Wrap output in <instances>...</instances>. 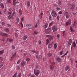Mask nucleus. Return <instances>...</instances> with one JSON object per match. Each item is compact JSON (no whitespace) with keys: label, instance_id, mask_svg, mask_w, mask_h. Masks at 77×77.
Segmentation results:
<instances>
[{"label":"nucleus","instance_id":"f257e3e1","mask_svg":"<svg viewBox=\"0 0 77 77\" xmlns=\"http://www.w3.org/2000/svg\"><path fill=\"white\" fill-rule=\"evenodd\" d=\"M34 73L36 75L38 76L40 74V70H39L34 69Z\"/></svg>","mask_w":77,"mask_h":77},{"label":"nucleus","instance_id":"f03ea898","mask_svg":"<svg viewBox=\"0 0 77 77\" xmlns=\"http://www.w3.org/2000/svg\"><path fill=\"white\" fill-rule=\"evenodd\" d=\"M67 6L69 8H70L72 10V9L74 8V7H75V5H74V4L71 5L69 4H67Z\"/></svg>","mask_w":77,"mask_h":77},{"label":"nucleus","instance_id":"7ed1b4c3","mask_svg":"<svg viewBox=\"0 0 77 77\" xmlns=\"http://www.w3.org/2000/svg\"><path fill=\"white\" fill-rule=\"evenodd\" d=\"M51 15L52 16L54 17H56L57 16V14L56 12L54 11H52L51 12Z\"/></svg>","mask_w":77,"mask_h":77},{"label":"nucleus","instance_id":"20e7f679","mask_svg":"<svg viewBox=\"0 0 77 77\" xmlns=\"http://www.w3.org/2000/svg\"><path fill=\"white\" fill-rule=\"evenodd\" d=\"M46 36L48 38V39L49 41H51L53 39V36H51L50 35H47Z\"/></svg>","mask_w":77,"mask_h":77},{"label":"nucleus","instance_id":"39448f33","mask_svg":"<svg viewBox=\"0 0 77 77\" xmlns=\"http://www.w3.org/2000/svg\"><path fill=\"white\" fill-rule=\"evenodd\" d=\"M26 27L27 28H28L29 29H31L33 28V26L30 24H26Z\"/></svg>","mask_w":77,"mask_h":77},{"label":"nucleus","instance_id":"423d86ee","mask_svg":"<svg viewBox=\"0 0 77 77\" xmlns=\"http://www.w3.org/2000/svg\"><path fill=\"white\" fill-rule=\"evenodd\" d=\"M51 29L49 28L48 29H46L45 30V33H46L47 34H48L51 31Z\"/></svg>","mask_w":77,"mask_h":77},{"label":"nucleus","instance_id":"0eeeda50","mask_svg":"<svg viewBox=\"0 0 77 77\" xmlns=\"http://www.w3.org/2000/svg\"><path fill=\"white\" fill-rule=\"evenodd\" d=\"M26 65H27V63L26 61H22L20 63L21 66H24Z\"/></svg>","mask_w":77,"mask_h":77},{"label":"nucleus","instance_id":"6e6552de","mask_svg":"<svg viewBox=\"0 0 77 77\" xmlns=\"http://www.w3.org/2000/svg\"><path fill=\"white\" fill-rule=\"evenodd\" d=\"M71 24V20L70 19H69V20L68 22H67L66 23V26H67L68 25H70Z\"/></svg>","mask_w":77,"mask_h":77},{"label":"nucleus","instance_id":"1a4fd4ad","mask_svg":"<svg viewBox=\"0 0 77 77\" xmlns=\"http://www.w3.org/2000/svg\"><path fill=\"white\" fill-rule=\"evenodd\" d=\"M76 43H75V42H74L73 44H72V46L71 47V50L72 49V47H74V48H75V47L76 46Z\"/></svg>","mask_w":77,"mask_h":77},{"label":"nucleus","instance_id":"9d476101","mask_svg":"<svg viewBox=\"0 0 77 77\" xmlns=\"http://www.w3.org/2000/svg\"><path fill=\"white\" fill-rule=\"evenodd\" d=\"M65 15L66 18H69V14L68 12H66L65 13Z\"/></svg>","mask_w":77,"mask_h":77},{"label":"nucleus","instance_id":"9b49d317","mask_svg":"<svg viewBox=\"0 0 77 77\" xmlns=\"http://www.w3.org/2000/svg\"><path fill=\"white\" fill-rule=\"evenodd\" d=\"M53 42H51L50 44L48 45V47L49 48H51L52 47L53 45Z\"/></svg>","mask_w":77,"mask_h":77},{"label":"nucleus","instance_id":"f8f14e48","mask_svg":"<svg viewBox=\"0 0 77 77\" xmlns=\"http://www.w3.org/2000/svg\"><path fill=\"white\" fill-rule=\"evenodd\" d=\"M53 32H56L57 30V26H54L52 28Z\"/></svg>","mask_w":77,"mask_h":77},{"label":"nucleus","instance_id":"ddd939ff","mask_svg":"<svg viewBox=\"0 0 77 77\" xmlns=\"http://www.w3.org/2000/svg\"><path fill=\"white\" fill-rule=\"evenodd\" d=\"M16 56V53H15L12 56L11 58V60H13L15 58V57Z\"/></svg>","mask_w":77,"mask_h":77},{"label":"nucleus","instance_id":"4468645a","mask_svg":"<svg viewBox=\"0 0 77 77\" xmlns=\"http://www.w3.org/2000/svg\"><path fill=\"white\" fill-rule=\"evenodd\" d=\"M72 40L71 39H69L68 41V45L69 46V45H71V44H72Z\"/></svg>","mask_w":77,"mask_h":77},{"label":"nucleus","instance_id":"2eb2a0df","mask_svg":"<svg viewBox=\"0 0 77 77\" xmlns=\"http://www.w3.org/2000/svg\"><path fill=\"white\" fill-rule=\"evenodd\" d=\"M38 33V32L37 31H35L34 32V33H33V35L35 36V38H36V35H37V34Z\"/></svg>","mask_w":77,"mask_h":77},{"label":"nucleus","instance_id":"dca6fc26","mask_svg":"<svg viewBox=\"0 0 77 77\" xmlns=\"http://www.w3.org/2000/svg\"><path fill=\"white\" fill-rule=\"evenodd\" d=\"M77 23H76V22H74L73 23V27H77Z\"/></svg>","mask_w":77,"mask_h":77},{"label":"nucleus","instance_id":"f3484780","mask_svg":"<svg viewBox=\"0 0 77 77\" xmlns=\"http://www.w3.org/2000/svg\"><path fill=\"white\" fill-rule=\"evenodd\" d=\"M50 68L51 70H53L54 69V66L52 65H50Z\"/></svg>","mask_w":77,"mask_h":77},{"label":"nucleus","instance_id":"a211bd4d","mask_svg":"<svg viewBox=\"0 0 77 77\" xmlns=\"http://www.w3.org/2000/svg\"><path fill=\"white\" fill-rule=\"evenodd\" d=\"M57 60L58 62H61V59H60V57H58L57 58Z\"/></svg>","mask_w":77,"mask_h":77},{"label":"nucleus","instance_id":"6ab92c4d","mask_svg":"<svg viewBox=\"0 0 77 77\" xmlns=\"http://www.w3.org/2000/svg\"><path fill=\"white\" fill-rule=\"evenodd\" d=\"M2 35L5 37H8V34H6V33H3Z\"/></svg>","mask_w":77,"mask_h":77},{"label":"nucleus","instance_id":"aec40b11","mask_svg":"<svg viewBox=\"0 0 77 77\" xmlns=\"http://www.w3.org/2000/svg\"><path fill=\"white\" fill-rule=\"evenodd\" d=\"M47 27H48V23H46L45 25L43 26V27L45 29H46V28H47Z\"/></svg>","mask_w":77,"mask_h":77},{"label":"nucleus","instance_id":"412c9836","mask_svg":"<svg viewBox=\"0 0 77 77\" xmlns=\"http://www.w3.org/2000/svg\"><path fill=\"white\" fill-rule=\"evenodd\" d=\"M70 29L71 31L72 32H75V30L74 29H73L72 28V27L70 26Z\"/></svg>","mask_w":77,"mask_h":77},{"label":"nucleus","instance_id":"4be33fe9","mask_svg":"<svg viewBox=\"0 0 77 77\" xmlns=\"http://www.w3.org/2000/svg\"><path fill=\"white\" fill-rule=\"evenodd\" d=\"M30 1H28L27 2V6L29 7V6H30Z\"/></svg>","mask_w":77,"mask_h":77},{"label":"nucleus","instance_id":"5701e85b","mask_svg":"<svg viewBox=\"0 0 77 77\" xmlns=\"http://www.w3.org/2000/svg\"><path fill=\"white\" fill-rule=\"evenodd\" d=\"M13 4L14 6L16 5V0H13Z\"/></svg>","mask_w":77,"mask_h":77},{"label":"nucleus","instance_id":"b1692460","mask_svg":"<svg viewBox=\"0 0 77 77\" xmlns=\"http://www.w3.org/2000/svg\"><path fill=\"white\" fill-rule=\"evenodd\" d=\"M27 35H25L24 37L23 38V40H24V41H26V39H27Z\"/></svg>","mask_w":77,"mask_h":77},{"label":"nucleus","instance_id":"393cba45","mask_svg":"<svg viewBox=\"0 0 77 77\" xmlns=\"http://www.w3.org/2000/svg\"><path fill=\"white\" fill-rule=\"evenodd\" d=\"M13 18V17L11 15H10L8 17V19H12Z\"/></svg>","mask_w":77,"mask_h":77},{"label":"nucleus","instance_id":"a878e982","mask_svg":"<svg viewBox=\"0 0 77 77\" xmlns=\"http://www.w3.org/2000/svg\"><path fill=\"white\" fill-rule=\"evenodd\" d=\"M7 40L9 42H12V39H11L8 38H7Z\"/></svg>","mask_w":77,"mask_h":77},{"label":"nucleus","instance_id":"bb28decb","mask_svg":"<svg viewBox=\"0 0 77 77\" xmlns=\"http://www.w3.org/2000/svg\"><path fill=\"white\" fill-rule=\"evenodd\" d=\"M54 49H56V48H57V44H54Z\"/></svg>","mask_w":77,"mask_h":77},{"label":"nucleus","instance_id":"cd10ccee","mask_svg":"<svg viewBox=\"0 0 77 77\" xmlns=\"http://www.w3.org/2000/svg\"><path fill=\"white\" fill-rule=\"evenodd\" d=\"M17 74L18 73H17V72H16L14 74V75L12 76V77H17Z\"/></svg>","mask_w":77,"mask_h":77},{"label":"nucleus","instance_id":"c85d7f7f","mask_svg":"<svg viewBox=\"0 0 77 77\" xmlns=\"http://www.w3.org/2000/svg\"><path fill=\"white\" fill-rule=\"evenodd\" d=\"M16 14H17V13L15 11H14L13 12L12 15H13V16H15Z\"/></svg>","mask_w":77,"mask_h":77},{"label":"nucleus","instance_id":"c756f323","mask_svg":"<svg viewBox=\"0 0 77 77\" xmlns=\"http://www.w3.org/2000/svg\"><path fill=\"white\" fill-rule=\"evenodd\" d=\"M5 30L6 32H9V29L8 28H5Z\"/></svg>","mask_w":77,"mask_h":77},{"label":"nucleus","instance_id":"7c9ffc66","mask_svg":"<svg viewBox=\"0 0 77 77\" xmlns=\"http://www.w3.org/2000/svg\"><path fill=\"white\" fill-rule=\"evenodd\" d=\"M69 68V66H67L65 68L66 71H67V70H68V69Z\"/></svg>","mask_w":77,"mask_h":77},{"label":"nucleus","instance_id":"2f4dec72","mask_svg":"<svg viewBox=\"0 0 77 77\" xmlns=\"http://www.w3.org/2000/svg\"><path fill=\"white\" fill-rule=\"evenodd\" d=\"M21 59H19L18 61L17 62V65H18V64H19V63H20V62H21Z\"/></svg>","mask_w":77,"mask_h":77},{"label":"nucleus","instance_id":"473e14b6","mask_svg":"<svg viewBox=\"0 0 77 77\" xmlns=\"http://www.w3.org/2000/svg\"><path fill=\"white\" fill-rule=\"evenodd\" d=\"M57 38L58 39V40H59V38H60V34H58L57 35Z\"/></svg>","mask_w":77,"mask_h":77},{"label":"nucleus","instance_id":"72a5a7b5","mask_svg":"<svg viewBox=\"0 0 77 77\" xmlns=\"http://www.w3.org/2000/svg\"><path fill=\"white\" fill-rule=\"evenodd\" d=\"M46 42H46V45H48V44H49V42H50V41L48 39H47L46 40Z\"/></svg>","mask_w":77,"mask_h":77},{"label":"nucleus","instance_id":"f704fd0d","mask_svg":"<svg viewBox=\"0 0 77 77\" xmlns=\"http://www.w3.org/2000/svg\"><path fill=\"white\" fill-rule=\"evenodd\" d=\"M66 33L65 32V31H63V37H65L66 36Z\"/></svg>","mask_w":77,"mask_h":77},{"label":"nucleus","instance_id":"c9c22d12","mask_svg":"<svg viewBox=\"0 0 77 77\" xmlns=\"http://www.w3.org/2000/svg\"><path fill=\"white\" fill-rule=\"evenodd\" d=\"M0 6L2 8H4V5L2 3H1Z\"/></svg>","mask_w":77,"mask_h":77},{"label":"nucleus","instance_id":"e433bc0d","mask_svg":"<svg viewBox=\"0 0 77 77\" xmlns=\"http://www.w3.org/2000/svg\"><path fill=\"white\" fill-rule=\"evenodd\" d=\"M42 15H43V13H42L40 14V19H42Z\"/></svg>","mask_w":77,"mask_h":77},{"label":"nucleus","instance_id":"4c0bfd02","mask_svg":"<svg viewBox=\"0 0 77 77\" xmlns=\"http://www.w3.org/2000/svg\"><path fill=\"white\" fill-rule=\"evenodd\" d=\"M21 77V73L20 72L17 75V77Z\"/></svg>","mask_w":77,"mask_h":77},{"label":"nucleus","instance_id":"58836bf2","mask_svg":"<svg viewBox=\"0 0 77 77\" xmlns=\"http://www.w3.org/2000/svg\"><path fill=\"white\" fill-rule=\"evenodd\" d=\"M51 63V65H54V64H55V63H54V61H52V62H50Z\"/></svg>","mask_w":77,"mask_h":77},{"label":"nucleus","instance_id":"ea45409f","mask_svg":"<svg viewBox=\"0 0 77 77\" xmlns=\"http://www.w3.org/2000/svg\"><path fill=\"white\" fill-rule=\"evenodd\" d=\"M2 26H6V24L5 23V22H2Z\"/></svg>","mask_w":77,"mask_h":77},{"label":"nucleus","instance_id":"a19ab883","mask_svg":"<svg viewBox=\"0 0 77 77\" xmlns=\"http://www.w3.org/2000/svg\"><path fill=\"white\" fill-rule=\"evenodd\" d=\"M53 22H52L51 23H49V27H51V25H52L53 24Z\"/></svg>","mask_w":77,"mask_h":77},{"label":"nucleus","instance_id":"79ce46f5","mask_svg":"<svg viewBox=\"0 0 77 77\" xmlns=\"http://www.w3.org/2000/svg\"><path fill=\"white\" fill-rule=\"evenodd\" d=\"M63 54V51H62L60 52V55H62Z\"/></svg>","mask_w":77,"mask_h":77},{"label":"nucleus","instance_id":"37998d69","mask_svg":"<svg viewBox=\"0 0 77 77\" xmlns=\"http://www.w3.org/2000/svg\"><path fill=\"white\" fill-rule=\"evenodd\" d=\"M58 3L59 5H61V1H60V0H58Z\"/></svg>","mask_w":77,"mask_h":77},{"label":"nucleus","instance_id":"c03bdc74","mask_svg":"<svg viewBox=\"0 0 77 77\" xmlns=\"http://www.w3.org/2000/svg\"><path fill=\"white\" fill-rule=\"evenodd\" d=\"M48 56L49 57H50V56H52V54L51 53H48Z\"/></svg>","mask_w":77,"mask_h":77},{"label":"nucleus","instance_id":"a18cd8bd","mask_svg":"<svg viewBox=\"0 0 77 77\" xmlns=\"http://www.w3.org/2000/svg\"><path fill=\"white\" fill-rule=\"evenodd\" d=\"M69 51H67L64 54V55L65 56H66L67 55V54H68V53Z\"/></svg>","mask_w":77,"mask_h":77},{"label":"nucleus","instance_id":"49530a36","mask_svg":"<svg viewBox=\"0 0 77 77\" xmlns=\"http://www.w3.org/2000/svg\"><path fill=\"white\" fill-rule=\"evenodd\" d=\"M49 20L51 21V15H50L49 17Z\"/></svg>","mask_w":77,"mask_h":77},{"label":"nucleus","instance_id":"de8ad7c7","mask_svg":"<svg viewBox=\"0 0 77 77\" xmlns=\"http://www.w3.org/2000/svg\"><path fill=\"white\" fill-rule=\"evenodd\" d=\"M7 3L8 4H10L11 3V1L10 0H8Z\"/></svg>","mask_w":77,"mask_h":77},{"label":"nucleus","instance_id":"09e8293b","mask_svg":"<svg viewBox=\"0 0 77 77\" xmlns=\"http://www.w3.org/2000/svg\"><path fill=\"white\" fill-rule=\"evenodd\" d=\"M26 60L27 62H29L30 61V58H27L26 59Z\"/></svg>","mask_w":77,"mask_h":77},{"label":"nucleus","instance_id":"8fccbe9b","mask_svg":"<svg viewBox=\"0 0 77 77\" xmlns=\"http://www.w3.org/2000/svg\"><path fill=\"white\" fill-rule=\"evenodd\" d=\"M4 53L3 51H0V54H2Z\"/></svg>","mask_w":77,"mask_h":77},{"label":"nucleus","instance_id":"3c124183","mask_svg":"<svg viewBox=\"0 0 77 77\" xmlns=\"http://www.w3.org/2000/svg\"><path fill=\"white\" fill-rule=\"evenodd\" d=\"M19 13L20 15H21L22 14V11L21 10H20L19 11Z\"/></svg>","mask_w":77,"mask_h":77},{"label":"nucleus","instance_id":"603ef678","mask_svg":"<svg viewBox=\"0 0 77 77\" xmlns=\"http://www.w3.org/2000/svg\"><path fill=\"white\" fill-rule=\"evenodd\" d=\"M18 23H19V18H17V22L16 23L18 24Z\"/></svg>","mask_w":77,"mask_h":77},{"label":"nucleus","instance_id":"864d4df0","mask_svg":"<svg viewBox=\"0 0 77 77\" xmlns=\"http://www.w3.org/2000/svg\"><path fill=\"white\" fill-rule=\"evenodd\" d=\"M7 27H8L10 28V27H11V26L9 24H8L7 25Z\"/></svg>","mask_w":77,"mask_h":77},{"label":"nucleus","instance_id":"5fc2aeb1","mask_svg":"<svg viewBox=\"0 0 77 77\" xmlns=\"http://www.w3.org/2000/svg\"><path fill=\"white\" fill-rule=\"evenodd\" d=\"M56 9L57 11H60V8L57 7Z\"/></svg>","mask_w":77,"mask_h":77},{"label":"nucleus","instance_id":"6e6d98bb","mask_svg":"<svg viewBox=\"0 0 77 77\" xmlns=\"http://www.w3.org/2000/svg\"><path fill=\"white\" fill-rule=\"evenodd\" d=\"M3 66V63H0V66Z\"/></svg>","mask_w":77,"mask_h":77},{"label":"nucleus","instance_id":"4d7b16f0","mask_svg":"<svg viewBox=\"0 0 77 77\" xmlns=\"http://www.w3.org/2000/svg\"><path fill=\"white\" fill-rule=\"evenodd\" d=\"M12 48L13 49H15V46L14 45H12Z\"/></svg>","mask_w":77,"mask_h":77},{"label":"nucleus","instance_id":"13d9d810","mask_svg":"<svg viewBox=\"0 0 77 77\" xmlns=\"http://www.w3.org/2000/svg\"><path fill=\"white\" fill-rule=\"evenodd\" d=\"M31 52H32V53H36V51L33 50H32V51H31Z\"/></svg>","mask_w":77,"mask_h":77},{"label":"nucleus","instance_id":"bf43d9fd","mask_svg":"<svg viewBox=\"0 0 77 77\" xmlns=\"http://www.w3.org/2000/svg\"><path fill=\"white\" fill-rule=\"evenodd\" d=\"M15 37H16V38H17V37H18V34H17V33H16L15 34Z\"/></svg>","mask_w":77,"mask_h":77},{"label":"nucleus","instance_id":"052dcab7","mask_svg":"<svg viewBox=\"0 0 77 77\" xmlns=\"http://www.w3.org/2000/svg\"><path fill=\"white\" fill-rule=\"evenodd\" d=\"M23 20H24V17H22L21 19V21L22 22H23Z\"/></svg>","mask_w":77,"mask_h":77},{"label":"nucleus","instance_id":"680f3d73","mask_svg":"<svg viewBox=\"0 0 77 77\" xmlns=\"http://www.w3.org/2000/svg\"><path fill=\"white\" fill-rule=\"evenodd\" d=\"M12 10V8H10L9 9H8V11H11Z\"/></svg>","mask_w":77,"mask_h":77},{"label":"nucleus","instance_id":"e2e57ef3","mask_svg":"<svg viewBox=\"0 0 77 77\" xmlns=\"http://www.w3.org/2000/svg\"><path fill=\"white\" fill-rule=\"evenodd\" d=\"M38 68H39V66H38V65H37L36 67V69H38Z\"/></svg>","mask_w":77,"mask_h":77},{"label":"nucleus","instance_id":"0e129e2a","mask_svg":"<svg viewBox=\"0 0 77 77\" xmlns=\"http://www.w3.org/2000/svg\"><path fill=\"white\" fill-rule=\"evenodd\" d=\"M11 13H12L11 12H8V14L9 15H11Z\"/></svg>","mask_w":77,"mask_h":77},{"label":"nucleus","instance_id":"69168bd1","mask_svg":"<svg viewBox=\"0 0 77 77\" xmlns=\"http://www.w3.org/2000/svg\"><path fill=\"white\" fill-rule=\"evenodd\" d=\"M21 25L22 26V27H23V24L22 22L21 23Z\"/></svg>","mask_w":77,"mask_h":77},{"label":"nucleus","instance_id":"338daca9","mask_svg":"<svg viewBox=\"0 0 77 77\" xmlns=\"http://www.w3.org/2000/svg\"><path fill=\"white\" fill-rule=\"evenodd\" d=\"M0 60H3V58L1 57H0Z\"/></svg>","mask_w":77,"mask_h":77},{"label":"nucleus","instance_id":"774afa93","mask_svg":"<svg viewBox=\"0 0 77 77\" xmlns=\"http://www.w3.org/2000/svg\"><path fill=\"white\" fill-rule=\"evenodd\" d=\"M59 14H62V11H60L59 12Z\"/></svg>","mask_w":77,"mask_h":77}]
</instances>
